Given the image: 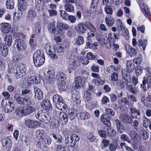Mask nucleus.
<instances>
[{
	"label": "nucleus",
	"mask_w": 151,
	"mask_h": 151,
	"mask_svg": "<svg viewBox=\"0 0 151 151\" xmlns=\"http://www.w3.org/2000/svg\"><path fill=\"white\" fill-rule=\"evenodd\" d=\"M139 134L144 139H147L148 138L149 134L143 128H142L140 130Z\"/></svg>",
	"instance_id": "nucleus-41"
},
{
	"label": "nucleus",
	"mask_w": 151,
	"mask_h": 151,
	"mask_svg": "<svg viewBox=\"0 0 151 151\" xmlns=\"http://www.w3.org/2000/svg\"><path fill=\"white\" fill-rule=\"evenodd\" d=\"M40 81V78L36 76H32L27 79V86H29L31 84H37Z\"/></svg>",
	"instance_id": "nucleus-14"
},
{
	"label": "nucleus",
	"mask_w": 151,
	"mask_h": 151,
	"mask_svg": "<svg viewBox=\"0 0 151 151\" xmlns=\"http://www.w3.org/2000/svg\"><path fill=\"white\" fill-rule=\"evenodd\" d=\"M99 44L103 46L107 47L108 49H109L111 48V45L110 44H109V47L106 46V45H108V44L107 43H106L105 38L104 37L103 38H101L99 40Z\"/></svg>",
	"instance_id": "nucleus-57"
},
{
	"label": "nucleus",
	"mask_w": 151,
	"mask_h": 151,
	"mask_svg": "<svg viewBox=\"0 0 151 151\" xmlns=\"http://www.w3.org/2000/svg\"><path fill=\"white\" fill-rule=\"evenodd\" d=\"M110 127L105 126V129L106 130L107 135L109 136H114L116 134V132Z\"/></svg>",
	"instance_id": "nucleus-28"
},
{
	"label": "nucleus",
	"mask_w": 151,
	"mask_h": 151,
	"mask_svg": "<svg viewBox=\"0 0 151 151\" xmlns=\"http://www.w3.org/2000/svg\"><path fill=\"white\" fill-rule=\"evenodd\" d=\"M137 45L139 47L141 46L142 47V49L143 51L145 50L146 46L147 45V41L146 39H145L143 41H142L141 40H139L137 42Z\"/></svg>",
	"instance_id": "nucleus-32"
},
{
	"label": "nucleus",
	"mask_w": 151,
	"mask_h": 151,
	"mask_svg": "<svg viewBox=\"0 0 151 151\" xmlns=\"http://www.w3.org/2000/svg\"><path fill=\"white\" fill-rule=\"evenodd\" d=\"M26 126L31 129L35 128L40 126V122L37 121L28 119L25 120L24 122Z\"/></svg>",
	"instance_id": "nucleus-9"
},
{
	"label": "nucleus",
	"mask_w": 151,
	"mask_h": 151,
	"mask_svg": "<svg viewBox=\"0 0 151 151\" xmlns=\"http://www.w3.org/2000/svg\"><path fill=\"white\" fill-rule=\"evenodd\" d=\"M128 51L129 52V54L131 56H133L136 55L137 54V50H136L132 47H129L128 49Z\"/></svg>",
	"instance_id": "nucleus-51"
},
{
	"label": "nucleus",
	"mask_w": 151,
	"mask_h": 151,
	"mask_svg": "<svg viewBox=\"0 0 151 151\" xmlns=\"http://www.w3.org/2000/svg\"><path fill=\"white\" fill-rule=\"evenodd\" d=\"M86 22L85 24L83 23H78L75 27L76 31L79 33L83 34L86 30Z\"/></svg>",
	"instance_id": "nucleus-16"
},
{
	"label": "nucleus",
	"mask_w": 151,
	"mask_h": 151,
	"mask_svg": "<svg viewBox=\"0 0 151 151\" xmlns=\"http://www.w3.org/2000/svg\"><path fill=\"white\" fill-rule=\"evenodd\" d=\"M27 3L26 2L18 3V9L22 12H25L27 8Z\"/></svg>",
	"instance_id": "nucleus-34"
},
{
	"label": "nucleus",
	"mask_w": 151,
	"mask_h": 151,
	"mask_svg": "<svg viewBox=\"0 0 151 151\" xmlns=\"http://www.w3.org/2000/svg\"><path fill=\"white\" fill-rule=\"evenodd\" d=\"M118 78V74L114 72L113 73L111 77V81H117Z\"/></svg>",
	"instance_id": "nucleus-63"
},
{
	"label": "nucleus",
	"mask_w": 151,
	"mask_h": 151,
	"mask_svg": "<svg viewBox=\"0 0 151 151\" xmlns=\"http://www.w3.org/2000/svg\"><path fill=\"white\" fill-rule=\"evenodd\" d=\"M147 83L148 88H150L151 87V76H148L147 78L145 77L143 78L142 83L141 84L140 87L144 91H147L146 85Z\"/></svg>",
	"instance_id": "nucleus-13"
},
{
	"label": "nucleus",
	"mask_w": 151,
	"mask_h": 151,
	"mask_svg": "<svg viewBox=\"0 0 151 151\" xmlns=\"http://www.w3.org/2000/svg\"><path fill=\"white\" fill-rule=\"evenodd\" d=\"M119 119L122 122L129 123H131L132 122L131 117L125 114H121L119 116Z\"/></svg>",
	"instance_id": "nucleus-18"
},
{
	"label": "nucleus",
	"mask_w": 151,
	"mask_h": 151,
	"mask_svg": "<svg viewBox=\"0 0 151 151\" xmlns=\"http://www.w3.org/2000/svg\"><path fill=\"white\" fill-rule=\"evenodd\" d=\"M65 143L66 145L68 144V146L73 147L75 146L74 143H73L72 139L70 137H69V136H67L65 137Z\"/></svg>",
	"instance_id": "nucleus-38"
},
{
	"label": "nucleus",
	"mask_w": 151,
	"mask_h": 151,
	"mask_svg": "<svg viewBox=\"0 0 151 151\" xmlns=\"http://www.w3.org/2000/svg\"><path fill=\"white\" fill-rule=\"evenodd\" d=\"M27 67L25 64L20 65L16 67L14 75L16 79L20 78L25 74Z\"/></svg>",
	"instance_id": "nucleus-7"
},
{
	"label": "nucleus",
	"mask_w": 151,
	"mask_h": 151,
	"mask_svg": "<svg viewBox=\"0 0 151 151\" xmlns=\"http://www.w3.org/2000/svg\"><path fill=\"white\" fill-rule=\"evenodd\" d=\"M14 37L16 38L14 42V45L17 46V49L19 51L24 50L27 48L26 42L22 39L25 37L22 33L17 32L14 34Z\"/></svg>",
	"instance_id": "nucleus-1"
},
{
	"label": "nucleus",
	"mask_w": 151,
	"mask_h": 151,
	"mask_svg": "<svg viewBox=\"0 0 151 151\" xmlns=\"http://www.w3.org/2000/svg\"><path fill=\"white\" fill-rule=\"evenodd\" d=\"M86 29H88L91 32H95L96 31V28L91 23L86 22Z\"/></svg>",
	"instance_id": "nucleus-45"
},
{
	"label": "nucleus",
	"mask_w": 151,
	"mask_h": 151,
	"mask_svg": "<svg viewBox=\"0 0 151 151\" xmlns=\"http://www.w3.org/2000/svg\"><path fill=\"white\" fill-rule=\"evenodd\" d=\"M84 42L83 37L81 36H78L76 39L75 42L77 45H81L83 44Z\"/></svg>",
	"instance_id": "nucleus-54"
},
{
	"label": "nucleus",
	"mask_w": 151,
	"mask_h": 151,
	"mask_svg": "<svg viewBox=\"0 0 151 151\" xmlns=\"http://www.w3.org/2000/svg\"><path fill=\"white\" fill-rule=\"evenodd\" d=\"M14 65L12 63H9L8 66V72L9 74H11L13 73L14 74L15 70L14 67Z\"/></svg>",
	"instance_id": "nucleus-42"
},
{
	"label": "nucleus",
	"mask_w": 151,
	"mask_h": 151,
	"mask_svg": "<svg viewBox=\"0 0 151 151\" xmlns=\"http://www.w3.org/2000/svg\"><path fill=\"white\" fill-rule=\"evenodd\" d=\"M83 79L81 76L76 78L75 81V86L77 88H80L83 86L84 83V81L83 80Z\"/></svg>",
	"instance_id": "nucleus-19"
},
{
	"label": "nucleus",
	"mask_w": 151,
	"mask_h": 151,
	"mask_svg": "<svg viewBox=\"0 0 151 151\" xmlns=\"http://www.w3.org/2000/svg\"><path fill=\"white\" fill-rule=\"evenodd\" d=\"M3 143L6 146L7 151H10L12 146V142L11 140L8 138H4L3 139Z\"/></svg>",
	"instance_id": "nucleus-22"
},
{
	"label": "nucleus",
	"mask_w": 151,
	"mask_h": 151,
	"mask_svg": "<svg viewBox=\"0 0 151 151\" xmlns=\"http://www.w3.org/2000/svg\"><path fill=\"white\" fill-rule=\"evenodd\" d=\"M55 72L53 70H48L45 77L46 83L49 84H52L55 77Z\"/></svg>",
	"instance_id": "nucleus-10"
},
{
	"label": "nucleus",
	"mask_w": 151,
	"mask_h": 151,
	"mask_svg": "<svg viewBox=\"0 0 151 151\" xmlns=\"http://www.w3.org/2000/svg\"><path fill=\"white\" fill-rule=\"evenodd\" d=\"M53 100L55 103L56 107L59 109L62 110V109H65L67 107V105L65 104V102L63 99L59 95L56 94L53 97Z\"/></svg>",
	"instance_id": "nucleus-4"
},
{
	"label": "nucleus",
	"mask_w": 151,
	"mask_h": 151,
	"mask_svg": "<svg viewBox=\"0 0 151 151\" xmlns=\"http://www.w3.org/2000/svg\"><path fill=\"white\" fill-rule=\"evenodd\" d=\"M77 110L75 108H72L69 110L68 114L70 120H73L77 116Z\"/></svg>",
	"instance_id": "nucleus-20"
},
{
	"label": "nucleus",
	"mask_w": 151,
	"mask_h": 151,
	"mask_svg": "<svg viewBox=\"0 0 151 151\" xmlns=\"http://www.w3.org/2000/svg\"><path fill=\"white\" fill-rule=\"evenodd\" d=\"M135 65L131 60H129L127 62L126 67L128 72H133L135 69Z\"/></svg>",
	"instance_id": "nucleus-26"
},
{
	"label": "nucleus",
	"mask_w": 151,
	"mask_h": 151,
	"mask_svg": "<svg viewBox=\"0 0 151 151\" xmlns=\"http://www.w3.org/2000/svg\"><path fill=\"white\" fill-rule=\"evenodd\" d=\"M14 1L13 0H7L6 3V6L7 9H12L14 8Z\"/></svg>",
	"instance_id": "nucleus-52"
},
{
	"label": "nucleus",
	"mask_w": 151,
	"mask_h": 151,
	"mask_svg": "<svg viewBox=\"0 0 151 151\" xmlns=\"http://www.w3.org/2000/svg\"><path fill=\"white\" fill-rule=\"evenodd\" d=\"M110 119V116L105 114H103L101 117V122L105 125H106V126H111Z\"/></svg>",
	"instance_id": "nucleus-17"
},
{
	"label": "nucleus",
	"mask_w": 151,
	"mask_h": 151,
	"mask_svg": "<svg viewBox=\"0 0 151 151\" xmlns=\"http://www.w3.org/2000/svg\"><path fill=\"white\" fill-rule=\"evenodd\" d=\"M119 35L118 34L114 33L113 35L111 33H110L108 35V38L111 42H114L116 39H118Z\"/></svg>",
	"instance_id": "nucleus-40"
},
{
	"label": "nucleus",
	"mask_w": 151,
	"mask_h": 151,
	"mask_svg": "<svg viewBox=\"0 0 151 151\" xmlns=\"http://www.w3.org/2000/svg\"><path fill=\"white\" fill-rule=\"evenodd\" d=\"M91 76L95 78L92 80L93 83L96 84L100 82L101 77L98 74L96 73H92Z\"/></svg>",
	"instance_id": "nucleus-37"
},
{
	"label": "nucleus",
	"mask_w": 151,
	"mask_h": 151,
	"mask_svg": "<svg viewBox=\"0 0 151 151\" xmlns=\"http://www.w3.org/2000/svg\"><path fill=\"white\" fill-rule=\"evenodd\" d=\"M55 21H53L50 23L47 26L48 30L51 33L55 34L56 32V27H55Z\"/></svg>",
	"instance_id": "nucleus-25"
},
{
	"label": "nucleus",
	"mask_w": 151,
	"mask_h": 151,
	"mask_svg": "<svg viewBox=\"0 0 151 151\" xmlns=\"http://www.w3.org/2000/svg\"><path fill=\"white\" fill-rule=\"evenodd\" d=\"M37 13L35 8L33 6L30 8L27 12L26 19L28 21H32L36 17Z\"/></svg>",
	"instance_id": "nucleus-12"
},
{
	"label": "nucleus",
	"mask_w": 151,
	"mask_h": 151,
	"mask_svg": "<svg viewBox=\"0 0 151 151\" xmlns=\"http://www.w3.org/2000/svg\"><path fill=\"white\" fill-rule=\"evenodd\" d=\"M11 27L10 25L8 23H3L1 25V29L3 33H7L10 31Z\"/></svg>",
	"instance_id": "nucleus-24"
},
{
	"label": "nucleus",
	"mask_w": 151,
	"mask_h": 151,
	"mask_svg": "<svg viewBox=\"0 0 151 151\" xmlns=\"http://www.w3.org/2000/svg\"><path fill=\"white\" fill-rule=\"evenodd\" d=\"M56 50V52L59 53H63L64 52V48L62 47L61 44H57L55 50Z\"/></svg>",
	"instance_id": "nucleus-58"
},
{
	"label": "nucleus",
	"mask_w": 151,
	"mask_h": 151,
	"mask_svg": "<svg viewBox=\"0 0 151 151\" xmlns=\"http://www.w3.org/2000/svg\"><path fill=\"white\" fill-rule=\"evenodd\" d=\"M126 88L128 90L133 94H136V93L137 91L135 89V88H134L131 85H128Z\"/></svg>",
	"instance_id": "nucleus-60"
},
{
	"label": "nucleus",
	"mask_w": 151,
	"mask_h": 151,
	"mask_svg": "<svg viewBox=\"0 0 151 151\" xmlns=\"http://www.w3.org/2000/svg\"><path fill=\"white\" fill-rule=\"evenodd\" d=\"M55 78L59 81H61V82L64 83V81L66 79V76L62 72H58L55 76Z\"/></svg>",
	"instance_id": "nucleus-27"
},
{
	"label": "nucleus",
	"mask_w": 151,
	"mask_h": 151,
	"mask_svg": "<svg viewBox=\"0 0 151 151\" xmlns=\"http://www.w3.org/2000/svg\"><path fill=\"white\" fill-rule=\"evenodd\" d=\"M52 50H53V51L52 50L50 53H48V55L52 59H56L58 58V56L56 54L57 52H56L55 49V48L54 49L52 48Z\"/></svg>",
	"instance_id": "nucleus-56"
},
{
	"label": "nucleus",
	"mask_w": 151,
	"mask_h": 151,
	"mask_svg": "<svg viewBox=\"0 0 151 151\" xmlns=\"http://www.w3.org/2000/svg\"><path fill=\"white\" fill-rule=\"evenodd\" d=\"M5 44L6 45L10 46L12 43V36L9 35H6L4 38Z\"/></svg>",
	"instance_id": "nucleus-29"
},
{
	"label": "nucleus",
	"mask_w": 151,
	"mask_h": 151,
	"mask_svg": "<svg viewBox=\"0 0 151 151\" xmlns=\"http://www.w3.org/2000/svg\"><path fill=\"white\" fill-rule=\"evenodd\" d=\"M131 113L132 114H135V118L139 119L140 115V110L135 107L131 108L130 109Z\"/></svg>",
	"instance_id": "nucleus-33"
},
{
	"label": "nucleus",
	"mask_w": 151,
	"mask_h": 151,
	"mask_svg": "<svg viewBox=\"0 0 151 151\" xmlns=\"http://www.w3.org/2000/svg\"><path fill=\"white\" fill-rule=\"evenodd\" d=\"M120 139L122 142H127L128 143H130L131 140L129 139L128 135L126 134H122L120 136Z\"/></svg>",
	"instance_id": "nucleus-48"
},
{
	"label": "nucleus",
	"mask_w": 151,
	"mask_h": 151,
	"mask_svg": "<svg viewBox=\"0 0 151 151\" xmlns=\"http://www.w3.org/2000/svg\"><path fill=\"white\" fill-rule=\"evenodd\" d=\"M79 97L78 96H76L75 94L72 95V100L73 101L76 103L77 104H79L81 102V101L79 99Z\"/></svg>",
	"instance_id": "nucleus-61"
},
{
	"label": "nucleus",
	"mask_w": 151,
	"mask_h": 151,
	"mask_svg": "<svg viewBox=\"0 0 151 151\" xmlns=\"http://www.w3.org/2000/svg\"><path fill=\"white\" fill-rule=\"evenodd\" d=\"M56 27L58 35H62L63 34V30H67L69 28L68 24L59 22H57Z\"/></svg>",
	"instance_id": "nucleus-11"
},
{
	"label": "nucleus",
	"mask_w": 151,
	"mask_h": 151,
	"mask_svg": "<svg viewBox=\"0 0 151 151\" xmlns=\"http://www.w3.org/2000/svg\"><path fill=\"white\" fill-rule=\"evenodd\" d=\"M129 135L135 144H138L140 143V138L139 134L135 131H130Z\"/></svg>",
	"instance_id": "nucleus-15"
},
{
	"label": "nucleus",
	"mask_w": 151,
	"mask_h": 151,
	"mask_svg": "<svg viewBox=\"0 0 151 151\" xmlns=\"http://www.w3.org/2000/svg\"><path fill=\"white\" fill-rule=\"evenodd\" d=\"M79 119L81 120H84L88 119L89 116V114L86 111L81 112L80 113Z\"/></svg>",
	"instance_id": "nucleus-44"
},
{
	"label": "nucleus",
	"mask_w": 151,
	"mask_h": 151,
	"mask_svg": "<svg viewBox=\"0 0 151 151\" xmlns=\"http://www.w3.org/2000/svg\"><path fill=\"white\" fill-rule=\"evenodd\" d=\"M25 107H19L16 109L15 114L17 116H23L28 115L35 111V108L30 105H26Z\"/></svg>",
	"instance_id": "nucleus-2"
},
{
	"label": "nucleus",
	"mask_w": 151,
	"mask_h": 151,
	"mask_svg": "<svg viewBox=\"0 0 151 151\" xmlns=\"http://www.w3.org/2000/svg\"><path fill=\"white\" fill-rule=\"evenodd\" d=\"M76 68L75 62L74 61L73 63H70L68 66L67 70L69 73H71L72 71L75 69Z\"/></svg>",
	"instance_id": "nucleus-49"
},
{
	"label": "nucleus",
	"mask_w": 151,
	"mask_h": 151,
	"mask_svg": "<svg viewBox=\"0 0 151 151\" xmlns=\"http://www.w3.org/2000/svg\"><path fill=\"white\" fill-rule=\"evenodd\" d=\"M105 126L104 127V129L99 130L98 131L99 135L101 137L106 138V130L105 129Z\"/></svg>",
	"instance_id": "nucleus-53"
},
{
	"label": "nucleus",
	"mask_w": 151,
	"mask_h": 151,
	"mask_svg": "<svg viewBox=\"0 0 151 151\" xmlns=\"http://www.w3.org/2000/svg\"><path fill=\"white\" fill-rule=\"evenodd\" d=\"M42 106L46 110L52 109V107L48 99L44 100L41 103Z\"/></svg>",
	"instance_id": "nucleus-23"
},
{
	"label": "nucleus",
	"mask_w": 151,
	"mask_h": 151,
	"mask_svg": "<svg viewBox=\"0 0 151 151\" xmlns=\"http://www.w3.org/2000/svg\"><path fill=\"white\" fill-rule=\"evenodd\" d=\"M34 63L36 67H40L44 63L45 58L44 55L41 54L40 51L37 50L33 55Z\"/></svg>",
	"instance_id": "nucleus-3"
},
{
	"label": "nucleus",
	"mask_w": 151,
	"mask_h": 151,
	"mask_svg": "<svg viewBox=\"0 0 151 151\" xmlns=\"http://www.w3.org/2000/svg\"><path fill=\"white\" fill-rule=\"evenodd\" d=\"M59 114L61 116L60 117L61 120L64 121V124H66L68 120V117L67 114L63 111L60 112Z\"/></svg>",
	"instance_id": "nucleus-36"
},
{
	"label": "nucleus",
	"mask_w": 151,
	"mask_h": 151,
	"mask_svg": "<svg viewBox=\"0 0 151 151\" xmlns=\"http://www.w3.org/2000/svg\"><path fill=\"white\" fill-rule=\"evenodd\" d=\"M34 91L35 98L38 100H41L43 98V93L39 88L37 87L34 88Z\"/></svg>",
	"instance_id": "nucleus-21"
},
{
	"label": "nucleus",
	"mask_w": 151,
	"mask_h": 151,
	"mask_svg": "<svg viewBox=\"0 0 151 151\" xmlns=\"http://www.w3.org/2000/svg\"><path fill=\"white\" fill-rule=\"evenodd\" d=\"M35 117L37 119L46 124H48L50 122V116L42 110L39 111L35 114Z\"/></svg>",
	"instance_id": "nucleus-6"
},
{
	"label": "nucleus",
	"mask_w": 151,
	"mask_h": 151,
	"mask_svg": "<svg viewBox=\"0 0 151 151\" xmlns=\"http://www.w3.org/2000/svg\"><path fill=\"white\" fill-rule=\"evenodd\" d=\"M14 98L18 104L21 106L30 105L32 104V101L29 98L26 99L25 97H21L19 93L16 94Z\"/></svg>",
	"instance_id": "nucleus-8"
},
{
	"label": "nucleus",
	"mask_w": 151,
	"mask_h": 151,
	"mask_svg": "<svg viewBox=\"0 0 151 151\" xmlns=\"http://www.w3.org/2000/svg\"><path fill=\"white\" fill-rule=\"evenodd\" d=\"M8 50L7 46L2 44H0V52L4 57L6 56L8 53Z\"/></svg>",
	"instance_id": "nucleus-30"
},
{
	"label": "nucleus",
	"mask_w": 151,
	"mask_h": 151,
	"mask_svg": "<svg viewBox=\"0 0 151 151\" xmlns=\"http://www.w3.org/2000/svg\"><path fill=\"white\" fill-rule=\"evenodd\" d=\"M2 94L3 96L6 98L5 99H6L7 100H8V101L14 100L12 98L10 97V95L8 92H2Z\"/></svg>",
	"instance_id": "nucleus-59"
},
{
	"label": "nucleus",
	"mask_w": 151,
	"mask_h": 151,
	"mask_svg": "<svg viewBox=\"0 0 151 151\" xmlns=\"http://www.w3.org/2000/svg\"><path fill=\"white\" fill-rule=\"evenodd\" d=\"M114 21V19L111 17L107 16L105 19L106 23L109 27H112L113 25Z\"/></svg>",
	"instance_id": "nucleus-35"
},
{
	"label": "nucleus",
	"mask_w": 151,
	"mask_h": 151,
	"mask_svg": "<svg viewBox=\"0 0 151 151\" xmlns=\"http://www.w3.org/2000/svg\"><path fill=\"white\" fill-rule=\"evenodd\" d=\"M128 83V81L127 78H122L120 83L121 88H124L125 87H127Z\"/></svg>",
	"instance_id": "nucleus-50"
},
{
	"label": "nucleus",
	"mask_w": 151,
	"mask_h": 151,
	"mask_svg": "<svg viewBox=\"0 0 151 151\" xmlns=\"http://www.w3.org/2000/svg\"><path fill=\"white\" fill-rule=\"evenodd\" d=\"M52 135L58 143L60 144L63 143V137L61 135L58 134H55L54 133H52Z\"/></svg>",
	"instance_id": "nucleus-31"
},
{
	"label": "nucleus",
	"mask_w": 151,
	"mask_h": 151,
	"mask_svg": "<svg viewBox=\"0 0 151 151\" xmlns=\"http://www.w3.org/2000/svg\"><path fill=\"white\" fill-rule=\"evenodd\" d=\"M140 7L142 9V12L146 17L147 18L149 16H150V14L148 9L147 6H144L143 7Z\"/></svg>",
	"instance_id": "nucleus-46"
},
{
	"label": "nucleus",
	"mask_w": 151,
	"mask_h": 151,
	"mask_svg": "<svg viewBox=\"0 0 151 151\" xmlns=\"http://www.w3.org/2000/svg\"><path fill=\"white\" fill-rule=\"evenodd\" d=\"M14 100L8 101L6 99H3L1 102L2 109L6 113L12 112L14 109Z\"/></svg>",
	"instance_id": "nucleus-5"
},
{
	"label": "nucleus",
	"mask_w": 151,
	"mask_h": 151,
	"mask_svg": "<svg viewBox=\"0 0 151 151\" xmlns=\"http://www.w3.org/2000/svg\"><path fill=\"white\" fill-rule=\"evenodd\" d=\"M64 9L67 12H71L73 11L74 7L73 6L69 3H65Z\"/></svg>",
	"instance_id": "nucleus-39"
},
{
	"label": "nucleus",
	"mask_w": 151,
	"mask_h": 151,
	"mask_svg": "<svg viewBox=\"0 0 151 151\" xmlns=\"http://www.w3.org/2000/svg\"><path fill=\"white\" fill-rule=\"evenodd\" d=\"M104 9L106 14L109 15L111 16L112 14L113 10L110 5H106Z\"/></svg>",
	"instance_id": "nucleus-43"
},
{
	"label": "nucleus",
	"mask_w": 151,
	"mask_h": 151,
	"mask_svg": "<svg viewBox=\"0 0 151 151\" xmlns=\"http://www.w3.org/2000/svg\"><path fill=\"white\" fill-rule=\"evenodd\" d=\"M118 143L113 142L110 144L109 146V149L110 151H115L116 149H118Z\"/></svg>",
	"instance_id": "nucleus-47"
},
{
	"label": "nucleus",
	"mask_w": 151,
	"mask_h": 151,
	"mask_svg": "<svg viewBox=\"0 0 151 151\" xmlns=\"http://www.w3.org/2000/svg\"><path fill=\"white\" fill-rule=\"evenodd\" d=\"M44 143L45 144L50 145L52 142V139L50 137H45L44 138H42Z\"/></svg>",
	"instance_id": "nucleus-62"
},
{
	"label": "nucleus",
	"mask_w": 151,
	"mask_h": 151,
	"mask_svg": "<svg viewBox=\"0 0 151 151\" xmlns=\"http://www.w3.org/2000/svg\"><path fill=\"white\" fill-rule=\"evenodd\" d=\"M60 12L61 16L62 18L65 20H68L69 15L66 12V11L64 10H60Z\"/></svg>",
	"instance_id": "nucleus-55"
},
{
	"label": "nucleus",
	"mask_w": 151,
	"mask_h": 151,
	"mask_svg": "<svg viewBox=\"0 0 151 151\" xmlns=\"http://www.w3.org/2000/svg\"><path fill=\"white\" fill-rule=\"evenodd\" d=\"M150 123V120L147 118H145L143 120V125L145 127H148Z\"/></svg>",
	"instance_id": "nucleus-64"
}]
</instances>
